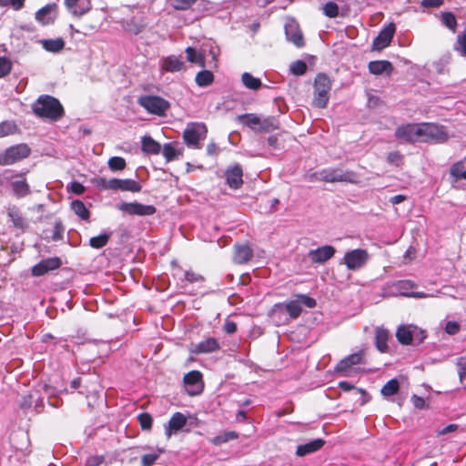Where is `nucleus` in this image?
I'll use <instances>...</instances> for the list:
<instances>
[{
  "label": "nucleus",
  "instance_id": "nucleus-36",
  "mask_svg": "<svg viewBox=\"0 0 466 466\" xmlns=\"http://www.w3.org/2000/svg\"><path fill=\"white\" fill-rule=\"evenodd\" d=\"M238 438V433L235 431H224L221 434L210 440V442L216 446L226 443L229 441H234Z\"/></svg>",
  "mask_w": 466,
  "mask_h": 466
},
{
  "label": "nucleus",
  "instance_id": "nucleus-39",
  "mask_svg": "<svg viewBox=\"0 0 466 466\" xmlns=\"http://www.w3.org/2000/svg\"><path fill=\"white\" fill-rule=\"evenodd\" d=\"M78 3L79 0H65V5L72 13V15L81 16L89 11L90 3H88V6L86 8L78 6Z\"/></svg>",
  "mask_w": 466,
  "mask_h": 466
},
{
  "label": "nucleus",
  "instance_id": "nucleus-61",
  "mask_svg": "<svg viewBox=\"0 0 466 466\" xmlns=\"http://www.w3.org/2000/svg\"><path fill=\"white\" fill-rule=\"evenodd\" d=\"M461 329L460 324L456 321H448L445 325V331L449 335H455Z\"/></svg>",
  "mask_w": 466,
  "mask_h": 466
},
{
  "label": "nucleus",
  "instance_id": "nucleus-53",
  "mask_svg": "<svg viewBox=\"0 0 466 466\" xmlns=\"http://www.w3.org/2000/svg\"><path fill=\"white\" fill-rule=\"evenodd\" d=\"M307 68L308 66L306 62L303 60H297L291 65L290 71L295 76H302L306 73Z\"/></svg>",
  "mask_w": 466,
  "mask_h": 466
},
{
  "label": "nucleus",
  "instance_id": "nucleus-20",
  "mask_svg": "<svg viewBox=\"0 0 466 466\" xmlns=\"http://www.w3.org/2000/svg\"><path fill=\"white\" fill-rule=\"evenodd\" d=\"M285 35L287 39L297 47L300 48L305 46L303 34L295 21H289L285 25Z\"/></svg>",
  "mask_w": 466,
  "mask_h": 466
},
{
  "label": "nucleus",
  "instance_id": "nucleus-25",
  "mask_svg": "<svg viewBox=\"0 0 466 466\" xmlns=\"http://www.w3.org/2000/svg\"><path fill=\"white\" fill-rule=\"evenodd\" d=\"M326 441L323 439H315L305 444H300L297 447L296 455L299 457H304L308 454L319 451Z\"/></svg>",
  "mask_w": 466,
  "mask_h": 466
},
{
  "label": "nucleus",
  "instance_id": "nucleus-24",
  "mask_svg": "<svg viewBox=\"0 0 466 466\" xmlns=\"http://www.w3.org/2000/svg\"><path fill=\"white\" fill-rule=\"evenodd\" d=\"M6 212L15 228H19L22 231H25L28 228V223L23 217V214L18 207L15 205L10 206L7 208Z\"/></svg>",
  "mask_w": 466,
  "mask_h": 466
},
{
  "label": "nucleus",
  "instance_id": "nucleus-3",
  "mask_svg": "<svg viewBox=\"0 0 466 466\" xmlns=\"http://www.w3.org/2000/svg\"><path fill=\"white\" fill-rule=\"evenodd\" d=\"M366 350L364 349L350 354L340 360L334 368V372L341 376L349 377L360 371L359 365L365 364Z\"/></svg>",
  "mask_w": 466,
  "mask_h": 466
},
{
  "label": "nucleus",
  "instance_id": "nucleus-43",
  "mask_svg": "<svg viewBox=\"0 0 466 466\" xmlns=\"http://www.w3.org/2000/svg\"><path fill=\"white\" fill-rule=\"evenodd\" d=\"M95 183L100 189L117 190V178L106 179L105 177H98L95 180Z\"/></svg>",
  "mask_w": 466,
  "mask_h": 466
},
{
  "label": "nucleus",
  "instance_id": "nucleus-31",
  "mask_svg": "<svg viewBox=\"0 0 466 466\" xmlns=\"http://www.w3.org/2000/svg\"><path fill=\"white\" fill-rule=\"evenodd\" d=\"M140 192L142 189L141 185L134 179H119L117 178V190Z\"/></svg>",
  "mask_w": 466,
  "mask_h": 466
},
{
  "label": "nucleus",
  "instance_id": "nucleus-29",
  "mask_svg": "<svg viewBox=\"0 0 466 466\" xmlns=\"http://www.w3.org/2000/svg\"><path fill=\"white\" fill-rule=\"evenodd\" d=\"M279 127V119L275 116L259 117L257 132H271Z\"/></svg>",
  "mask_w": 466,
  "mask_h": 466
},
{
  "label": "nucleus",
  "instance_id": "nucleus-38",
  "mask_svg": "<svg viewBox=\"0 0 466 466\" xmlns=\"http://www.w3.org/2000/svg\"><path fill=\"white\" fill-rule=\"evenodd\" d=\"M71 208L83 220H88L90 212L81 200H74L71 203Z\"/></svg>",
  "mask_w": 466,
  "mask_h": 466
},
{
  "label": "nucleus",
  "instance_id": "nucleus-49",
  "mask_svg": "<svg viewBox=\"0 0 466 466\" xmlns=\"http://www.w3.org/2000/svg\"><path fill=\"white\" fill-rule=\"evenodd\" d=\"M323 13L329 18H335L339 14V5L335 2H328L323 6Z\"/></svg>",
  "mask_w": 466,
  "mask_h": 466
},
{
  "label": "nucleus",
  "instance_id": "nucleus-52",
  "mask_svg": "<svg viewBox=\"0 0 466 466\" xmlns=\"http://www.w3.org/2000/svg\"><path fill=\"white\" fill-rule=\"evenodd\" d=\"M25 0H0V7H11L19 11L25 6Z\"/></svg>",
  "mask_w": 466,
  "mask_h": 466
},
{
  "label": "nucleus",
  "instance_id": "nucleus-33",
  "mask_svg": "<svg viewBox=\"0 0 466 466\" xmlns=\"http://www.w3.org/2000/svg\"><path fill=\"white\" fill-rule=\"evenodd\" d=\"M44 49L52 53H58L65 47V41L63 38L46 39L42 41Z\"/></svg>",
  "mask_w": 466,
  "mask_h": 466
},
{
  "label": "nucleus",
  "instance_id": "nucleus-63",
  "mask_svg": "<svg viewBox=\"0 0 466 466\" xmlns=\"http://www.w3.org/2000/svg\"><path fill=\"white\" fill-rule=\"evenodd\" d=\"M70 190L72 193L76 195H81L85 192L86 187L83 184L77 181H74L71 183Z\"/></svg>",
  "mask_w": 466,
  "mask_h": 466
},
{
  "label": "nucleus",
  "instance_id": "nucleus-23",
  "mask_svg": "<svg viewBox=\"0 0 466 466\" xmlns=\"http://www.w3.org/2000/svg\"><path fill=\"white\" fill-rule=\"evenodd\" d=\"M368 69L370 74L380 76L385 73L390 76L394 70L392 64L388 60H375L368 64Z\"/></svg>",
  "mask_w": 466,
  "mask_h": 466
},
{
  "label": "nucleus",
  "instance_id": "nucleus-35",
  "mask_svg": "<svg viewBox=\"0 0 466 466\" xmlns=\"http://www.w3.org/2000/svg\"><path fill=\"white\" fill-rule=\"evenodd\" d=\"M241 81L242 84L250 90H258L262 86L261 80L248 72L242 74Z\"/></svg>",
  "mask_w": 466,
  "mask_h": 466
},
{
  "label": "nucleus",
  "instance_id": "nucleus-6",
  "mask_svg": "<svg viewBox=\"0 0 466 466\" xmlns=\"http://www.w3.org/2000/svg\"><path fill=\"white\" fill-rule=\"evenodd\" d=\"M207 127L203 123H192L187 125L183 133L184 142L191 147L200 148V140L207 135Z\"/></svg>",
  "mask_w": 466,
  "mask_h": 466
},
{
  "label": "nucleus",
  "instance_id": "nucleus-47",
  "mask_svg": "<svg viewBox=\"0 0 466 466\" xmlns=\"http://www.w3.org/2000/svg\"><path fill=\"white\" fill-rule=\"evenodd\" d=\"M108 167L112 171H121L125 169L127 163L121 157H112L108 159Z\"/></svg>",
  "mask_w": 466,
  "mask_h": 466
},
{
  "label": "nucleus",
  "instance_id": "nucleus-28",
  "mask_svg": "<svg viewBox=\"0 0 466 466\" xmlns=\"http://www.w3.org/2000/svg\"><path fill=\"white\" fill-rule=\"evenodd\" d=\"M141 149L147 155H157L161 151L160 144L150 136H144L141 138Z\"/></svg>",
  "mask_w": 466,
  "mask_h": 466
},
{
  "label": "nucleus",
  "instance_id": "nucleus-55",
  "mask_svg": "<svg viewBox=\"0 0 466 466\" xmlns=\"http://www.w3.org/2000/svg\"><path fill=\"white\" fill-rule=\"evenodd\" d=\"M197 0H169V3L176 10H187Z\"/></svg>",
  "mask_w": 466,
  "mask_h": 466
},
{
  "label": "nucleus",
  "instance_id": "nucleus-10",
  "mask_svg": "<svg viewBox=\"0 0 466 466\" xmlns=\"http://www.w3.org/2000/svg\"><path fill=\"white\" fill-rule=\"evenodd\" d=\"M370 258L366 249L356 248L347 251L343 257V262L350 270H359L363 268Z\"/></svg>",
  "mask_w": 466,
  "mask_h": 466
},
{
  "label": "nucleus",
  "instance_id": "nucleus-27",
  "mask_svg": "<svg viewBox=\"0 0 466 466\" xmlns=\"http://www.w3.org/2000/svg\"><path fill=\"white\" fill-rule=\"evenodd\" d=\"M390 338V332L388 329L378 327L375 330V346L377 350L381 353L388 352V340Z\"/></svg>",
  "mask_w": 466,
  "mask_h": 466
},
{
  "label": "nucleus",
  "instance_id": "nucleus-50",
  "mask_svg": "<svg viewBox=\"0 0 466 466\" xmlns=\"http://www.w3.org/2000/svg\"><path fill=\"white\" fill-rule=\"evenodd\" d=\"M16 131V125L14 122L3 121L0 123V137L14 134Z\"/></svg>",
  "mask_w": 466,
  "mask_h": 466
},
{
  "label": "nucleus",
  "instance_id": "nucleus-46",
  "mask_svg": "<svg viewBox=\"0 0 466 466\" xmlns=\"http://www.w3.org/2000/svg\"><path fill=\"white\" fill-rule=\"evenodd\" d=\"M451 175L456 179L464 178L466 176V169L464 168V164L462 161L455 162L450 169Z\"/></svg>",
  "mask_w": 466,
  "mask_h": 466
},
{
  "label": "nucleus",
  "instance_id": "nucleus-54",
  "mask_svg": "<svg viewBox=\"0 0 466 466\" xmlns=\"http://www.w3.org/2000/svg\"><path fill=\"white\" fill-rule=\"evenodd\" d=\"M162 451L158 450V452L145 454L141 457V466H152L156 463Z\"/></svg>",
  "mask_w": 466,
  "mask_h": 466
},
{
  "label": "nucleus",
  "instance_id": "nucleus-58",
  "mask_svg": "<svg viewBox=\"0 0 466 466\" xmlns=\"http://www.w3.org/2000/svg\"><path fill=\"white\" fill-rule=\"evenodd\" d=\"M65 231V228L61 220L56 221L54 225V231L52 235V239L54 241H59L63 239V234Z\"/></svg>",
  "mask_w": 466,
  "mask_h": 466
},
{
  "label": "nucleus",
  "instance_id": "nucleus-40",
  "mask_svg": "<svg viewBox=\"0 0 466 466\" xmlns=\"http://www.w3.org/2000/svg\"><path fill=\"white\" fill-rule=\"evenodd\" d=\"M109 238H110V234L103 233L98 236L92 237L89 239V245L93 248L99 249V248H104L108 243Z\"/></svg>",
  "mask_w": 466,
  "mask_h": 466
},
{
  "label": "nucleus",
  "instance_id": "nucleus-5",
  "mask_svg": "<svg viewBox=\"0 0 466 466\" xmlns=\"http://www.w3.org/2000/svg\"><path fill=\"white\" fill-rule=\"evenodd\" d=\"M137 103L148 113L163 116L166 111L169 109L170 103L159 96L146 95L141 96L137 99Z\"/></svg>",
  "mask_w": 466,
  "mask_h": 466
},
{
  "label": "nucleus",
  "instance_id": "nucleus-64",
  "mask_svg": "<svg viewBox=\"0 0 466 466\" xmlns=\"http://www.w3.org/2000/svg\"><path fill=\"white\" fill-rule=\"evenodd\" d=\"M458 44L461 53L466 56V34L458 37Z\"/></svg>",
  "mask_w": 466,
  "mask_h": 466
},
{
  "label": "nucleus",
  "instance_id": "nucleus-13",
  "mask_svg": "<svg viewBox=\"0 0 466 466\" xmlns=\"http://www.w3.org/2000/svg\"><path fill=\"white\" fill-rule=\"evenodd\" d=\"M117 208L128 215L136 216H151L157 211L153 205H144L138 202H123L117 206Z\"/></svg>",
  "mask_w": 466,
  "mask_h": 466
},
{
  "label": "nucleus",
  "instance_id": "nucleus-42",
  "mask_svg": "<svg viewBox=\"0 0 466 466\" xmlns=\"http://www.w3.org/2000/svg\"><path fill=\"white\" fill-rule=\"evenodd\" d=\"M51 10L52 6L50 5L43 6L35 13V20L42 25H48L53 21L52 19L47 17Z\"/></svg>",
  "mask_w": 466,
  "mask_h": 466
},
{
  "label": "nucleus",
  "instance_id": "nucleus-34",
  "mask_svg": "<svg viewBox=\"0 0 466 466\" xmlns=\"http://www.w3.org/2000/svg\"><path fill=\"white\" fill-rule=\"evenodd\" d=\"M396 338H397V340L401 345H405V346L410 345L412 342V332L409 327L400 326L397 329Z\"/></svg>",
  "mask_w": 466,
  "mask_h": 466
},
{
  "label": "nucleus",
  "instance_id": "nucleus-26",
  "mask_svg": "<svg viewBox=\"0 0 466 466\" xmlns=\"http://www.w3.org/2000/svg\"><path fill=\"white\" fill-rule=\"evenodd\" d=\"M187 422V417L181 412H175L168 420V428L166 431L167 437L173 432L180 431Z\"/></svg>",
  "mask_w": 466,
  "mask_h": 466
},
{
  "label": "nucleus",
  "instance_id": "nucleus-22",
  "mask_svg": "<svg viewBox=\"0 0 466 466\" xmlns=\"http://www.w3.org/2000/svg\"><path fill=\"white\" fill-rule=\"evenodd\" d=\"M220 350V344L215 338H208L194 346L192 352L195 354H207Z\"/></svg>",
  "mask_w": 466,
  "mask_h": 466
},
{
  "label": "nucleus",
  "instance_id": "nucleus-19",
  "mask_svg": "<svg viewBox=\"0 0 466 466\" xmlns=\"http://www.w3.org/2000/svg\"><path fill=\"white\" fill-rule=\"evenodd\" d=\"M416 287L417 285L410 279L399 280L393 283V288L401 296L416 299H423L428 297V295L424 292L411 291Z\"/></svg>",
  "mask_w": 466,
  "mask_h": 466
},
{
  "label": "nucleus",
  "instance_id": "nucleus-16",
  "mask_svg": "<svg viewBox=\"0 0 466 466\" xmlns=\"http://www.w3.org/2000/svg\"><path fill=\"white\" fill-rule=\"evenodd\" d=\"M61 265L62 261L58 257L42 259L32 268V275L35 277L44 276L49 271L59 268Z\"/></svg>",
  "mask_w": 466,
  "mask_h": 466
},
{
  "label": "nucleus",
  "instance_id": "nucleus-7",
  "mask_svg": "<svg viewBox=\"0 0 466 466\" xmlns=\"http://www.w3.org/2000/svg\"><path fill=\"white\" fill-rule=\"evenodd\" d=\"M421 130L420 142H444L448 139V135L444 130V127L433 123L420 124Z\"/></svg>",
  "mask_w": 466,
  "mask_h": 466
},
{
  "label": "nucleus",
  "instance_id": "nucleus-51",
  "mask_svg": "<svg viewBox=\"0 0 466 466\" xmlns=\"http://www.w3.org/2000/svg\"><path fill=\"white\" fill-rule=\"evenodd\" d=\"M13 64L6 56H0V78L9 75L12 71Z\"/></svg>",
  "mask_w": 466,
  "mask_h": 466
},
{
  "label": "nucleus",
  "instance_id": "nucleus-37",
  "mask_svg": "<svg viewBox=\"0 0 466 466\" xmlns=\"http://www.w3.org/2000/svg\"><path fill=\"white\" fill-rule=\"evenodd\" d=\"M195 81L198 86H208L214 82V75L209 70H202L197 74Z\"/></svg>",
  "mask_w": 466,
  "mask_h": 466
},
{
  "label": "nucleus",
  "instance_id": "nucleus-1",
  "mask_svg": "<svg viewBox=\"0 0 466 466\" xmlns=\"http://www.w3.org/2000/svg\"><path fill=\"white\" fill-rule=\"evenodd\" d=\"M35 116L39 118L57 121L65 115V109L60 101L50 95H41L32 105Z\"/></svg>",
  "mask_w": 466,
  "mask_h": 466
},
{
  "label": "nucleus",
  "instance_id": "nucleus-32",
  "mask_svg": "<svg viewBox=\"0 0 466 466\" xmlns=\"http://www.w3.org/2000/svg\"><path fill=\"white\" fill-rule=\"evenodd\" d=\"M238 121L241 125L246 126V127L257 131V128H258V126L259 123V116H258L256 114L247 113V114L238 116Z\"/></svg>",
  "mask_w": 466,
  "mask_h": 466
},
{
  "label": "nucleus",
  "instance_id": "nucleus-59",
  "mask_svg": "<svg viewBox=\"0 0 466 466\" xmlns=\"http://www.w3.org/2000/svg\"><path fill=\"white\" fill-rule=\"evenodd\" d=\"M185 279L189 283L204 281V277L193 270H187L185 272Z\"/></svg>",
  "mask_w": 466,
  "mask_h": 466
},
{
  "label": "nucleus",
  "instance_id": "nucleus-21",
  "mask_svg": "<svg viewBox=\"0 0 466 466\" xmlns=\"http://www.w3.org/2000/svg\"><path fill=\"white\" fill-rule=\"evenodd\" d=\"M253 258V250L247 244H236L234 246L233 261L236 264L242 265Z\"/></svg>",
  "mask_w": 466,
  "mask_h": 466
},
{
  "label": "nucleus",
  "instance_id": "nucleus-17",
  "mask_svg": "<svg viewBox=\"0 0 466 466\" xmlns=\"http://www.w3.org/2000/svg\"><path fill=\"white\" fill-rule=\"evenodd\" d=\"M227 185L232 189H238L242 187L243 168L240 164L228 167L225 171Z\"/></svg>",
  "mask_w": 466,
  "mask_h": 466
},
{
  "label": "nucleus",
  "instance_id": "nucleus-14",
  "mask_svg": "<svg viewBox=\"0 0 466 466\" xmlns=\"http://www.w3.org/2000/svg\"><path fill=\"white\" fill-rule=\"evenodd\" d=\"M420 124H407L397 127L395 137L408 143L420 142Z\"/></svg>",
  "mask_w": 466,
  "mask_h": 466
},
{
  "label": "nucleus",
  "instance_id": "nucleus-11",
  "mask_svg": "<svg viewBox=\"0 0 466 466\" xmlns=\"http://www.w3.org/2000/svg\"><path fill=\"white\" fill-rule=\"evenodd\" d=\"M9 181L13 194L17 198H23L31 193L30 186L27 182L25 173L20 172L6 177Z\"/></svg>",
  "mask_w": 466,
  "mask_h": 466
},
{
  "label": "nucleus",
  "instance_id": "nucleus-18",
  "mask_svg": "<svg viewBox=\"0 0 466 466\" xmlns=\"http://www.w3.org/2000/svg\"><path fill=\"white\" fill-rule=\"evenodd\" d=\"M336 253L333 246L325 245L316 249L309 250L308 258L314 264H323L330 259Z\"/></svg>",
  "mask_w": 466,
  "mask_h": 466
},
{
  "label": "nucleus",
  "instance_id": "nucleus-12",
  "mask_svg": "<svg viewBox=\"0 0 466 466\" xmlns=\"http://www.w3.org/2000/svg\"><path fill=\"white\" fill-rule=\"evenodd\" d=\"M202 378V373L198 370H191L184 375L183 382L188 395L195 396L203 391Z\"/></svg>",
  "mask_w": 466,
  "mask_h": 466
},
{
  "label": "nucleus",
  "instance_id": "nucleus-15",
  "mask_svg": "<svg viewBox=\"0 0 466 466\" xmlns=\"http://www.w3.org/2000/svg\"><path fill=\"white\" fill-rule=\"evenodd\" d=\"M396 31L394 23H389L383 27L372 42V49L380 51L390 46Z\"/></svg>",
  "mask_w": 466,
  "mask_h": 466
},
{
  "label": "nucleus",
  "instance_id": "nucleus-62",
  "mask_svg": "<svg viewBox=\"0 0 466 466\" xmlns=\"http://www.w3.org/2000/svg\"><path fill=\"white\" fill-rule=\"evenodd\" d=\"M309 179L311 182H316V181L326 182L325 169H321L319 171H317V172H314V173L310 174L309 176Z\"/></svg>",
  "mask_w": 466,
  "mask_h": 466
},
{
  "label": "nucleus",
  "instance_id": "nucleus-41",
  "mask_svg": "<svg viewBox=\"0 0 466 466\" xmlns=\"http://www.w3.org/2000/svg\"><path fill=\"white\" fill-rule=\"evenodd\" d=\"M187 60L190 63H195L200 66H205V57L202 55H198L194 47L188 46L186 48Z\"/></svg>",
  "mask_w": 466,
  "mask_h": 466
},
{
  "label": "nucleus",
  "instance_id": "nucleus-48",
  "mask_svg": "<svg viewBox=\"0 0 466 466\" xmlns=\"http://www.w3.org/2000/svg\"><path fill=\"white\" fill-rule=\"evenodd\" d=\"M137 420L143 431H149L152 428L153 418L147 412L138 414Z\"/></svg>",
  "mask_w": 466,
  "mask_h": 466
},
{
  "label": "nucleus",
  "instance_id": "nucleus-8",
  "mask_svg": "<svg viewBox=\"0 0 466 466\" xmlns=\"http://www.w3.org/2000/svg\"><path fill=\"white\" fill-rule=\"evenodd\" d=\"M297 299L288 301L285 304V309L288 312L289 316L296 319L299 317L302 312V305L306 306L309 309H313L317 306V301L315 299L305 295V294H298L296 295Z\"/></svg>",
  "mask_w": 466,
  "mask_h": 466
},
{
  "label": "nucleus",
  "instance_id": "nucleus-56",
  "mask_svg": "<svg viewBox=\"0 0 466 466\" xmlns=\"http://www.w3.org/2000/svg\"><path fill=\"white\" fill-rule=\"evenodd\" d=\"M162 154L168 162L177 158V150L170 143L164 145Z\"/></svg>",
  "mask_w": 466,
  "mask_h": 466
},
{
  "label": "nucleus",
  "instance_id": "nucleus-2",
  "mask_svg": "<svg viewBox=\"0 0 466 466\" xmlns=\"http://www.w3.org/2000/svg\"><path fill=\"white\" fill-rule=\"evenodd\" d=\"M331 87L332 81L327 74H317L313 85L312 106L318 108H326L329 101Z\"/></svg>",
  "mask_w": 466,
  "mask_h": 466
},
{
  "label": "nucleus",
  "instance_id": "nucleus-30",
  "mask_svg": "<svg viewBox=\"0 0 466 466\" xmlns=\"http://www.w3.org/2000/svg\"><path fill=\"white\" fill-rule=\"evenodd\" d=\"M184 63L175 56L166 57L162 64V68L167 72H177L182 70Z\"/></svg>",
  "mask_w": 466,
  "mask_h": 466
},
{
  "label": "nucleus",
  "instance_id": "nucleus-45",
  "mask_svg": "<svg viewBox=\"0 0 466 466\" xmlns=\"http://www.w3.org/2000/svg\"><path fill=\"white\" fill-rule=\"evenodd\" d=\"M400 383L396 379L390 380L381 389V393L384 396H392L398 392Z\"/></svg>",
  "mask_w": 466,
  "mask_h": 466
},
{
  "label": "nucleus",
  "instance_id": "nucleus-9",
  "mask_svg": "<svg viewBox=\"0 0 466 466\" xmlns=\"http://www.w3.org/2000/svg\"><path fill=\"white\" fill-rule=\"evenodd\" d=\"M325 169L326 183L345 182L358 184L359 177L352 170H344L340 167H328Z\"/></svg>",
  "mask_w": 466,
  "mask_h": 466
},
{
  "label": "nucleus",
  "instance_id": "nucleus-4",
  "mask_svg": "<svg viewBox=\"0 0 466 466\" xmlns=\"http://www.w3.org/2000/svg\"><path fill=\"white\" fill-rule=\"evenodd\" d=\"M31 154L30 147L25 143L16 144L0 153V166H11L27 158Z\"/></svg>",
  "mask_w": 466,
  "mask_h": 466
},
{
  "label": "nucleus",
  "instance_id": "nucleus-57",
  "mask_svg": "<svg viewBox=\"0 0 466 466\" xmlns=\"http://www.w3.org/2000/svg\"><path fill=\"white\" fill-rule=\"evenodd\" d=\"M387 161L396 167H400L403 164V155L399 151L390 152L387 156Z\"/></svg>",
  "mask_w": 466,
  "mask_h": 466
},
{
  "label": "nucleus",
  "instance_id": "nucleus-60",
  "mask_svg": "<svg viewBox=\"0 0 466 466\" xmlns=\"http://www.w3.org/2000/svg\"><path fill=\"white\" fill-rule=\"evenodd\" d=\"M104 461V455H92L86 459L85 466H100Z\"/></svg>",
  "mask_w": 466,
  "mask_h": 466
},
{
  "label": "nucleus",
  "instance_id": "nucleus-44",
  "mask_svg": "<svg viewBox=\"0 0 466 466\" xmlns=\"http://www.w3.org/2000/svg\"><path fill=\"white\" fill-rule=\"evenodd\" d=\"M441 22L446 27H448L452 32L456 31L458 24H457V19L453 13L443 12L441 14Z\"/></svg>",
  "mask_w": 466,
  "mask_h": 466
}]
</instances>
